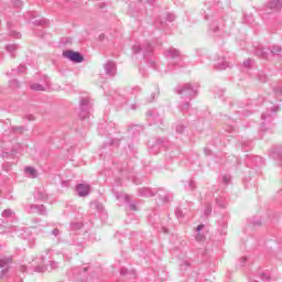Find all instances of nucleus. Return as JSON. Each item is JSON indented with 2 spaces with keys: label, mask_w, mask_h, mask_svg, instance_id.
<instances>
[{
  "label": "nucleus",
  "mask_w": 282,
  "mask_h": 282,
  "mask_svg": "<svg viewBox=\"0 0 282 282\" xmlns=\"http://www.w3.org/2000/svg\"><path fill=\"white\" fill-rule=\"evenodd\" d=\"M217 2H206L204 4V8L200 10V14H203L205 21H208V19H210V17H213V10H217Z\"/></svg>",
  "instance_id": "15"
},
{
  "label": "nucleus",
  "mask_w": 282,
  "mask_h": 282,
  "mask_svg": "<svg viewBox=\"0 0 282 282\" xmlns=\"http://www.w3.org/2000/svg\"><path fill=\"white\" fill-rule=\"evenodd\" d=\"M148 118L151 122H154V124H160V122H162V117H160L155 110H149Z\"/></svg>",
  "instance_id": "22"
},
{
  "label": "nucleus",
  "mask_w": 282,
  "mask_h": 282,
  "mask_svg": "<svg viewBox=\"0 0 282 282\" xmlns=\"http://www.w3.org/2000/svg\"><path fill=\"white\" fill-rule=\"evenodd\" d=\"M11 131L13 133H25V131H28V128L23 127V126H15V127H11Z\"/></svg>",
  "instance_id": "38"
},
{
  "label": "nucleus",
  "mask_w": 282,
  "mask_h": 282,
  "mask_svg": "<svg viewBox=\"0 0 282 282\" xmlns=\"http://www.w3.org/2000/svg\"><path fill=\"white\" fill-rule=\"evenodd\" d=\"M12 263H14L12 256L0 258V279H7L8 274H10V270H12Z\"/></svg>",
  "instance_id": "8"
},
{
  "label": "nucleus",
  "mask_w": 282,
  "mask_h": 282,
  "mask_svg": "<svg viewBox=\"0 0 282 282\" xmlns=\"http://www.w3.org/2000/svg\"><path fill=\"white\" fill-rule=\"evenodd\" d=\"M243 65H245L246 67H250V65H252V59H246V61L243 62Z\"/></svg>",
  "instance_id": "64"
},
{
  "label": "nucleus",
  "mask_w": 282,
  "mask_h": 282,
  "mask_svg": "<svg viewBox=\"0 0 282 282\" xmlns=\"http://www.w3.org/2000/svg\"><path fill=\"white\" fill-rule=\"evenodd\" d=\"M246 164L249 167H252V166L259 167V166H263V164H265V162L263 161V158H261L259 155L247 154Z\"/></svg>",
  "instance_id": "16"
},
{
  "label": "nucleus",
  "mask_w": 282,
  "mask_h": 282,
  "mask_svg": "<svg viewBox=\"0 0 282 282\" xmlns=\"http://www.w3.org/2000/svg\"><path fill=\"white\" fill-rule=\"evenodd\" d=\"M216 204L219 206V208H226V198L224 197H218L216 198Z\"/></svg>",
  "instance_id": "44"
},
{
  "label": "nucleus",
  "mask_w": 282,
  "mask_h": 282,
  "mask_svg": "<svg viewBox=\"0 0 282 282\" xmlns=\"http://www.w3.org/2000/svg\"><path fill=\"white\" fill-rule=\"evenodd\" d=\"M24 173L28 177H31L32 180L39 177V173L36 172V169L32 167V166H26L24 169Z\"/></svg>",
  "instance_id": "27"
},
{
  "label": "nucleus",
  "mask_w": 282,
  "mask_h": 282,
  "mask_svg": "<svg viewBox=\"0 0 282 282\" xmlns=\"http://www.w3.org/2000/svg\"><path fill=\"white\" fill-rule=\"evenodd\" d=\"M256 56H258V58H263V61H268V58H270V52L268 48L258 47L256 48Z\"/></svg>",
  "instance_id": "23"
},
{
  "label": "nucleus",
  "mask_w": 282,
  "mask_h": 282,
  "mask_svg": "<svg viewBox=\"0 0 282 282\" xmlns=\"http://www.w3.org/2000/svg\"><path fill=\"white\" fill-rule=\"evenodd\" d=\"M104 69H105L106 76H109L110 78H113V76H116L117 67L113 61H108L104 65Z\"/></svg>",
  "instance_id": "19"
},
{
  "label": "nucleus",
  "mask_w": 282,
  "mask_h": 282,
  "mask_svg": "<svg viewBox=\"0 0 282 282\" xmlns=\"http://www.w3.org/2000/svg\"><path fill=\"white\" fill-rule=\"evenodd\" d=\"M165 56L173 61L172 65H174L175 67H182V54L177 48H174V47L169 48L165 52Z\"/></svg>",
  "instance_id": "12"
},
{
  "label": "nucleus",
  "mask_w": 282,
  "mask_h": 282,
  "mask_svg": "<svg viewBox=\"0 0 282 282\" xmlns=\"http://www.w3.org/2000/svg\"><path fill=\"white\" fill-rule=\"evenodd\" d=\"M235 129H236L235 126H227L225 128V131H227V133H234Z\"/></svg>",
  "instance_id": "60"
},
{
  "label": "nucleus",
  "mask_w": 282,
  "mask_h": 282,
  "mask_svg": "<svg viewBox=\"0 0 282 282\" xmlns=\"http://www.w3.org/2000/svg\"><path fill=\"white\" fill-rule=\"evenodd\" d=\"M158 193H163V194H159V197L161 202H163V204H169V202H171V194L165 193L162 188L151 189L149 187H140L138 189L139 197H155Z\"/></svg>",
  "instance_id": "4"
},
{
  "label": "nucleus",
  "mask_w": 282,
  "mask_h": 282,
  "mask_svg": "<svg viewBox=\"0 0 282 282\" xmlns=\"http://www.w3.org/2000/svg\"><path fill=\"white\" fill-rule=\"evenodd\" d=\"M281 54V46L273 45L271 50H269V56H279Z\"/></svg>",
  "instance_id": "34"
},
{
  "label": "nucleus",
  "mask_w": 282,
  "mask_h": 282,
  "mask_svg": "<svg viewBox=\"0 0 282 282\" xmlns=\"http://www.w3.org/2000/svg\"><path fill=\"white\" fill-rule=\"evenodd\" d=\"M199 89V84L197 83H186L178 85L174 88L175 94L181 96L183 100H193V98H197Z\"/></svg>",
  "instance_id": "2"
},
{
  "label": "nucleus",
  "mask_w": 282,
  "mask_h": 282,
  "mask_svg": "<svg viewBox=\"0 0 282 282\" xmlns=\"http://www.w3.org/2000/svg\"><path fill=\"white\" fill-rule=\"evenodd\" d=\"M195 188H197L195 182L193 180H191L186 185H185V189L186 191H195Z\"/></svg>",
  "instance_id": "46"
},
{
  "label": "nucleus",
  "mask_w": 282,
  "mask_h": 282,
  "mask_svg": "<svg viewBox=\"0 0 282 282\" xmlns=\"http://www.w3.org/2000/svg\"><path fill=\"white\" fill-rule=\"evenodd\" d=\"M165 21H169V23H173V21H175V14L173 13H167Z\"/></svg>",
  "instance_id": "52"
},
{
  "label": "nucleus",
  "mask_w": 282,
  "mask_h": 282,
  "mask_svg": "<svg viewBox=\"0 0 282 282\" xmlns=\"http://www.w3.org/2000/svg\"><path fill=\"white\" fill-rule=\"evenodd\" d=\"M248 261V258H246V257H242L241 259H240V265H241V268H243V265H246V262Z\"/></svg>",
  "instance_id": "63"
},
{
  "label": "nucleus",
  "mask_w": 282,
  "mask_h": 282,
  "mask_svg": "<svg viewBox=\"0 0 282 282\" xmlns=\"http://www.w3.org/2000/svg\"><path fill=\"white\" fill-rule=\"evenodd\" d=\"M273 94L276 100H282V87L281 85L273 86Z\"/></svg>",
  "instance_id": "33"
},
{
  "label": "nucleus",
  "mask_w": 282,
  "mask_h": 282,
  "mask_svg": "<svg viewBox=\"0 0 282 282\" xmlns=\"http://www.w3.org/2000/svg\"><path fill=\"white\" fill-rule=\"evenodd\" d=\"M175 216L177 217V219H182V217H184V212H182V208L177 207L175 209Z\"/></svg>",
  "instance_id": "50"
},
{
  "label": "nucleus",
  "mask_w": 282,
  "mask_h": 282,
  "mask_svg": "<svg viewBox=\"0 0 282 282\" xmlns=\"http://www.w3.org/2000/svg\"><path fill=\"white\" fill-rule=\"evenodd\" d=\"M47 270V267L45 265H37L34 268V272H45Z\"/></svg>",
  "instance_id": "53"
},
{
  "label": "nucleus",
  "mask_w": 282,
  "mask_h": 282,
  "mask_svg": "<svg viewBox=\"0 0 282 282\" xmlns=\"http://www.w3.org/2000/svg\"><path fill=\"white\" fill-rule=\"evenodd\" d=\"M75 191L79 197H87L91 193V186L85 184H77Z\"/></svg>",
  "instance_id": "20"
},
{
  "label": "nucleus",
  "mask_w": 282,
  "mask_h": 282,
  "mask_svg": "<svg viewBox=\"0 0 282 282\" xmlns=\"http://www.w3.org/2000/svg\"><path fill=\"white\" fill-rule=\"evenodd\" d=\"M149 153L151 155H158L160 153V149H170L171 142L166 140V138L156 139L155 141H149Z\"/></svg>",
  "instance_id": "6"
},
{
  "label": "nucleus",
  "mask_w": 282,
  "mask_h": 282,
  "mask_svg": "<svg viewBox=\"0 0 282 282\" xmlns=\"http://www.w3.org/2000/svg\"><path fill=\"white\" fill-rule=\"evenodd\" d=\"M63 56L64 58H67L72 63H83V61H85V56H83V54L76 51H70V50L64 51Z\"/></svg>",
  "instance_id": "14"
},
{
  "label": "nucleus",
  "mask_w": 282,
  "mask_h": 282,
  "mask_svg": "<svg viewBox=\"0 0 282 282\" xmlns=\"http://www.w3.org/2000/svg\"><path fill=\"white\" fill-rule=\"evenodd\" d=\"M175 131H176V133L182 134V133H184V131H186V126L183 123H176Z\"/></svg>",
  "instance_id": "41"
},
{
  "label": "nucleus",
  "mask_w": 282,
  "mask_h": 282,
  "mask_svg": "<svg viewBox=\"0 0 282 282\" xmlns=\"http://www.w3.org/2000/svg\"><path fill=\"white\" fill-rule=\"evenodd\" d=\"M9 87H11V89H19V87H21V84L17 79H11L9 82Z\"/></svg>",
  "instance_id": "45"
},
{
  "label": "nucleus",
  "mask_w": 282,
  "mask_h": 282,
  "mask_svg": "<svg viewBox=\"0 0 282 282\" xmlns=\"http://www.w3.org/2000/svg\"><path fill=\"white\" fill-rule=\"evenodd\" d=\"M204 213H205V216L208 217V215H210V213H213V205H207L205 207Z\"/></svg>",
  "instance_id": "54"
},
{
  "label": "nucleus",
  "mask_w": 282,
  "mask_h": 282,
  "mask_svg": "<svg viewBox=\"0 0 282 282\" xmlns=\"http://www.w3.org/2000/svg\"><path fill=\"white\" fill-rule=\"evenodd\" d=\"M195 239H196V241H197L198 243H204V241H206V236H204V234H202V232H198V234L196 235Z\"/></svg>",
  "instance_id": "48"
},
{
  "label": "nucleus",
  "mask_w": 282,
  "mask_h": 282,
  "mask_svg": "<svg viewBox=\"0 0 282 282\" xmlns=\"http://www.w3.org/2000/svg\"><path fill=\"white\" fill-rule=\"evenodd\" d=\"M31 89L33 91H45V86H43L41 84H33V85H31Z\"/></svg>",
  "instance_id": "43"
},
{
  "label": "nucleus",
  "mask_w": 282,
  "mask_h": 282,
  "mask_svg": "<svg viewBox=\"0 0 282 282\" xmlns=\"http://www.w3.org/2000/svg\"><path fill=\"white\" fill-rule=\"evenodd\" d=\"M224 184H230V175L229 174H225L221 177Z\"/></svg>",
  "instance_id": "55"
},
{
  "label": "nucleus",
  "mask_w": 282,
  "mask_h": 282,
  "mask_svg": "<svg viewBox=\"0 0 282 282\" xmlns=\"http://www.w3.org/2000/svg\"><path fill=\"white\" fill-rule=\"evenodd\" d=\"M241 149H242V151H250L252 149V141L242 140L241 141Z\"/></svg>",
  "instance_id": "35"
},
{
  "label": "nucleus",
  "mask_w": 282,
  "mask_h": 282,
  "mask_svg": "<svg viewBox=\"0 0 282 282\" xmlns=\"http://www.w3.org/2000/svg\"><path fill=\"white\" fill-rule=\"evenodd\" d=\"M155 0H138V2H131L129 6V13L131 17H138V12H145L147 6H153Z\"/></svg>",
  "instance_id": "5"
},
{
  "label": "nucleus",
  "mask_w": 282,
  "mask_h": 282,
  "mask_svg": "<svg viewBox=\"0 0 282 282\" xmlns=\"http://www.w3.org/2000/svg\"><path fill=\"white\" fill-rule=\"evenodd\" d=\"M28 67L23 64H21L18 68H13L11 70V76H17V74H25V70Z\"/></svg>",
  "instance_id": "31"
},
{
  "label": "nucleus",
  "mask_w": 282,
  "mask_h": 282,
  "mask_svg": "<svg viewBox=\"0 0 282 282\" xmlns=\"http://www.w3.org/2000/svg\"><path fill=\"white\" fill-rule=\"evenodd\" d=\"M89 267H75L70 270L75 281H87Z\"/></svg>",
  "instance_id": "11"
},
{
  "label": "nucleus",
  "mask_w": 282,
  "mask_h": 282,
  "mask_svg": "<svg viewBox=\"0 0 282 282\" xmlns=\"http://www.w3.org/2000/svg\"><path fill=\"white\" fill-rule=\"evenodd\" d=\"M219 25H226V22L224 18L217 17L214 22L209 26V33L213 34L214 36H224V31L219 28Z\"/></svg>",
  "instance_id": "10"
},
{
  "label": "nucleus",
  "mask_w": 282,
  "mask_h": 282,
  "mask_svg": "<svg viewBox=\"0 0 282 282\" xmlns=\"http://www.w3.org/2000/svg\"><path fill=\"white\" fill-rule=\"evenodd\" d=\"M282 10V2L281 0H272L267 4V14L271 12H281Z\"/></svg>",
  "instance_id": "18"
},
{
  "label": "nucleus",
  "mask_w": 282,
  "mask_h": 282,
  "mask_svg": "<svg viewBox=\"0 0 282 282\" xmlns=\"http://www.w3.org/2000/svg\"><path fill=\"white\" fill-rule=\"evenodd\" d=\"M180 268H181V270H186L187 268H191V260H188V259L181 260Z\"/></svg>",
  "instance_id": "39"
},
{
  "label": "nucleus",
  "mask_w": 282,
  "mask_h": 282,
  "mask_svg": "<svg viewBox=\"0 0 282 282\" xmlns=\"http://www.w3.org/2000/svg\"><path fill=\"white\" fill-rule=\"evenodd\" d=\"M120 274L121 276H131L132 279H135V271H129V269L122 268Z\"/></svg>",
  "instance_id": "36"
},
{
  "label": "nucleus",
  "mask_w": 282,
  "mask_h": 282,
  "mask_svg": "<svg viewBox=\"0 0 282 282\" xmlns=\"http://www.w3.org/2000/svg\"><path fill=\"white\" fill-rule=\"evenodd\" d=\"M120 171H121L122 175H127L128 178H131L133 184H135L137 186L142 184V181L140 178H138V177H135L133 175H129V170H127V167H121Z\"/></svg>",
  "instance_id": "26"
},
{
  "label": "nucleus",
  "mask_w": 282,
  "mask_h": 282,
  "mask_svg": "<svg viewBox=\"0 0 282 282\" xmlns=\"http://www.w3.org/2000/svg\"><path fill=\"white\" fill-rule=\"evenodd\" d=\"M245 23H248L250 25V23H252V14H246L245 15Z\"/></svg>",
  "instance_id": "58"
},
{
  "label": "nucleus",
  "mask_w": 282,
  "mask_h": 282,
  "mask_svg": "<svg viewBox=\"0 0 282 282\" xmlns=\"http://www.w3.org/2000/svg\"><path fill=\"white\" fill-rule=\"evenodd\" d=\"M1 216L3 217V219H12V217H14V212L12 209H4L1 213Z\"/></svg>",
  "instance_id": "37"
},
{
  "label": "nucleus",
  "mask_w": 282,
  "mask_h": 282,
  "mask_svg": "<svg viewBox=\"0 0 282 282\" xmlns=\"http://www.w3.org/2000/svg\"><path fill=\"white\" fill-rule=\"evenodd\" d=\"M48 265H50L51 270H57V268H58V262H56V261H51Z\"/></svg>",
  "instance_id": "57"
},
{
  "label": "nucleus",
  "mask_w": 282,
  "mask_h": 282,
  "mask_svg": "<svg viewBox=\"0 0 282 282\" xmlns=\"http://www.w3.org/2000/svg\"><path fill=\"white\" fill-rule=\"evenodd\" d=\"M124 90H109L108 93V100L116 105V107H122V105H127V95H123Z\"/></svg>",
  "instance_id": "7"
},
{
  "label": "nucleus",
  "mask_w": 282,
  "mask_h": 282,
  "mask_svg": "<svg viewBox=\"0 0 282 282\" xmlns=\"http://www.w3.org/2000/svg\"><path fill=\"white\" fill-rule=\"evenodd\" d=\"M218 227L221 235H224L226 232V228H228V218L223 217L220 220H218Z\"/></svg>",
  "instance_id": "28"
},
{
  "label": "nucleus",
  "mask_w": 282,
  "mask_h": 282,
  "mask_svg": "<svg viewBox=\"0 0 282 282\" xmlns=\"http://www.w3.org/2000/svg\"><path fill=\"white\" fill-rule=\"evenodd\" d=\"M250 224H252V226H261L262 221L261 218H252Z\"/></svg>",
  "instance_id": "51"
},
{
  "label": "nucleus",
  "mask_w": 282,
  "mask_h": 282,
  "mask_svg": "<svg viewBox=\"0 0 282 282\" xmlns=\"http://www.w3.org/2000/svg\"><path fill=\"white\" fill-rule=\"evenodd\" d=\"M262 281H270V274L268 273H261Z\"/></svg>",
  "instance_id": "61"
},
{
  "label": "nucleus",
  "mask_w": 282,
  "mask_h": 282,
  "mask_svg": "<svg viewBox=\"0 0 282 282\" xmlns=\"http://www.w3.org/2000/svg\"><path fill=\"white\" fill-rule=\"evenodd\" d=\"M7 52L9 54H11V58H15V53H17V50H19V45L18 44H9L7 45L6 47Z\"/></svg>",
  "instance_id": "30"
},
{
  "label": "nucleus",
  "mask_w": 282,
  "mask_h": 282,
  "mask_svg": "<svg viewBox=\"0 0 282 282\" xmlns=\"http://www.w3.org/2000/svg\"><path fill=\"white\" fill-rule=\"evenodd\" d=\"M69 238L64 240L67 246H75L78 250H83L87 246V229H85V224L80 221H72L69 224Z\"/></svg>",
  "instance_id": "1"
},
{
  "label": "nucleus",
  "mask_w": 282,
  "mask_h": 282,
  "mask_svg": "<svg viewBox=\"0 0 282 282\" xmlns=\"http://www.w3.org/2000/svg\"><path fill=\"white\" fill-rule=\"evenodd\" d=\"M9 36L12 39H21V33L12 30V23L8 22Z\"/></svg>",
  "instance_id": "32"
},
{
  "label": "nucleus",
  "mask_w": 282,
  "mask_h": 282,
  "mask_svg": "<svg viewBox=\"0 0 282 282\" xmlns=\"http://www.w3.org/2000/svg\"><path fill=\"white\" fill-rule=\"evenodd\" d=\"M142 131H144V128L140 124H134L129 129V133H131V135H133V138H138V135H140V133H142Z\"/></svg>",
  "instance_id": "24"
},
{
  "label": "nucleus",
  "mask_w": 282,
  "mask_h": 282,
  "mask_svg": "<svg viewBox=\"0 0 282 282\" xmlns=\"http://www.w3.org/2000/svg\"><path fill=\"white\" fill-rule=\"evenodd\" d=\"M18 270H19V272H28V267L20 265V267H18Z\"/></svg>",
  "instance_id": "62"
},
{
  "label": "nucleus",
  "mask_w": 282,
  "mask_h": 282,
  "mask_svg": "<svg viewBox=\"0 0 282 282\" xmlns=\"http://www.w3.org/2000/svg\"><path fill=\"white\" fill-rule=\"evenodd\" d=\"M154 24L156 28H162V26H164V21L158 19V20H155Z\"/></svg>",
  "instance_id": "59"
},
{
  "label": "nucleus",
  "mask_w": 282,
  "mask_h": 282,
  "mask_svg": "<svg viewBox=\"0 0 282 282\" xmlns=\"http://www.w3.org/2000/svg\"><path fill=\"white\" fill-rule=\"evenodd\" d=\"M79 107V117L82 118V120L89 118V113H91V101H89V98H82Z\"/></svg>",
  "instance_id": "13"
},
{
  "label": "nucleus",
  "mask_w": 282,
  "mask_h": 282,
  "mask_svg": "<svg viewBox=\"0 0 282 282\" xmlns=\"http://www.w3.org/2000/svg\"><path fill=\"white\" fill-rule=\"evenodd\" d=\"M24 210L30 214L37 213V215H47L45 205L31 204L29 206H25Z\"/></svg>",
  "instance_id": "17"
},
{
  "label": "nucleus",
  "mask_w": 282,
  "mask_h": 282,
  "mask_svg": "<svg viewBox=\"0 0 282 282\" xmlns=\"http://www.w3.org/2000/svg\"><path fill=\"white\" fill-rule=\"evenodd\" d=\"M127 94H140L141 88L139 86L126 88Z\"/></svg>",
  "instance_id": "42"
},
{
  "label": "nucleus",
  "mask_w": 282,
  "mask_h": 282,
  "mask_svg": "<svg viewBox=\"0 0 282 282\" xmlns=\"http://www.w3.org/2000/svg\"><path fill=\"white\" fill-rule=\"evenodd\" d=\"M11 4L13 6V8H22L23 7V1H21V0H12Z\"/></svg>",
  "instance_id": "49"
},
{
  "label": "nucleus",
  "mask_w": 282,
  "mask_h": 282,
  "mask_svg": "<svg viewBox=\"0 0 282 282\" xmlns=\"http://www.w3.org/2000/svg\"><path fill=\"white\" fill-rule=\"evenodd\" d=\"M251 105H256V107L263 105V97H259L258 100H253Z\"/></svg>",
  "instance_id": "56"
},
{
  "label": "nucleus",
  "mask_w": 282,
  "mask_h": 282,
  "mask_svg": "<svg viewBox=\"0 0 282 282\" xmlns=\"http://www.w3.org/2000/svg\"><path fill=\"white\" fill-rule=\"evenodd\" d=\"M132 52L134 55L143 54V58H149L153 54V44L147 42L144 44H134L132 46Z\"/></svg>",
  "instance_id": "9"
},
{
  "label": "nucleus",
  "mask_w": 282,
  "mask_h": 282,
  "mask_svg": "<svg viewBox=\"0 0 282 282\" xmlns=\"http://www.w3.org/2000/svg\"><path fill=\"white\" fill-rule=\"evenodd\" d=\"M215 67L219 70L228 69V67H230V61L226 57H218Z\"/></svg>",
  "instance_id": "21"
},
{
  "label": "nucleus",
  "mask_w": 282,
  "mask_h": 282,
  "mask_svg": "<svg viewBox=\"0 0 282 282\" xmlns=\"http://www.w3.org/2000/svg\"><path fill=\"white\" fill-rule=\"evenodd\" d=\"M51 235H53V237H55L57 239V243H63V231L58 228H54L52 231H51Z\"/></svg>",
  "instance_id": "29"
},
{
  "label": "nucleus",
  "mask_w": 282,
  "mask_h": 282,
  "mask_svg": "<svg viewBox=\"0 0 282 282\" xmlns=\"http://www.w3.org/2000/svg\"><path fill=\"white\" fill-rule=\"evenodd\" d=\"M47 23H50L47 19H40V20H35L33 22V25H47Z\"/></svg>",
  "instance_id": "47"
},
{
  "label": "nucleus",
  "mask_w": 282,
  "mask_h": 282,
  "mask_svg": "<svg viewBox=\"0 0 282 282\" xmlns=\"http://www.w3.org/2000/svg\"><path fill=\"white\" fill-rule=\"evenodd\" d=\"M178 109L184 113V111H188L191 109V101H185L178 105Z\"/></svg>",
  "instance_id": "40"
},
{
  "label": "nucleus",
  "mask_w": 282,
  "mask_h": 282,
  "mask_svg": "<svg viewBox=\"0 0 282 282\" xmlns=\"http://www.w3.org/2000/svg\"><path fill=\"white\" fill-rule=\"evenodd\" d=\"M279 111H281V106L274 105L261 115V131H268V129H272L274 115L279 113Z\"/></svg>",
  "instance_id": "3"
},
{
  "label": "nucleus",
  "mask_w": 282,
  "mask_h": 282,
  "mask_svg": "<svg viewBox=\"0 0 282 282\" xmlns=\"http://www.w3.org/2000/svg\"><path fill=\"white\" fill-rule=\"evenodd\" d=\"M34 198L37 199V202H46L47 199V193L44 189H36Z\"/></svg>",
  "instance_id": "25"
}]
</instances>
